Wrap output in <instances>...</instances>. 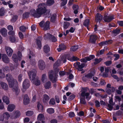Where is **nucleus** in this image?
<instances>
[{
  "label": "nucleus",
  "instance_id": "64",
  "mask_svg": "<svg viewBox=\"0 0 123 123\" xmlns=\"http://www.w3.org/2000/svg\"><path fill=\"white\" fill-rule=\"evenodd\" d=\"M8 34L9 35L13 36L15 35V32L13 31H11L8 32Z\"/></svg>",
  "mask_w": 123,
  "mask_h": 123
},
{
  "label": "nucleus",
  "instance_id": "40",
  "mask_svg": "<svg viewBox=\"0 0 123 123\" xmlns=\"http://www.w3.org/2000/svg\"><path fill=\"white\" fill-rule=\"evenodd\" d=\"M5 12V11L4 7H2L0 9V16H4Z\"/></svg>",
  "mask_w": 123,
  "mask_h": 123
},
{
  "label": "nucleus",
  "instance_id": "28",
  "mask_svg": "<svg viewBox=\"0 0 123 123\" xmlns=\"http://www.w3.org/2000/svg\"><path fill=\"white\" fill-rule=\"evenodd\" d=\"M111 89H107L106 90V92L109 95L111 94V93L113 92L115 90V88L112 87H111Z\"/></svg>",
  "mask_w": 123,
  "mask_h": 123
},
{
  "label": "nucleus",
  "instance_id": "25",
  "mask_svg": "<svg viewBox=\"0 0 123 123\" xmlns=\"http://www.w3.org/2000/svg\"><path fill=\"white\" fill-rule=\"evenodd\" d=\"M57 15L56 14L54 13L53 14L50 18V21L53 23H54L56 21Z\"/></svg>",
  "mask_w": 123,
  "mask_h": 123
},
{
  "label": "nucleus",
  "instance_id": "7",
  "mask_svg": "<svg viewBox=\"0 0 123 123\" xmlns=\"http://www.w3.org/2000/svg\"><path fill=\"white\" fill-rule=\"evenodd\" d=\"M79 62H76L74 64V66L75 68L78 67L77 69L79 71H82L83 70V68L85 65V64L84 63H81V64Z\"/></svg>",
  "mask_w": 123,
  "mask_h": 123
},
{
  "label": "nucleus",
  "instance_id": "34",
  "mask_svg": "<svg viewBox=\"0 0 123 123\" xmlns=\"http://www.w3.org/2000/svg\"><path fill=\"white\" fill-rule=\"evenodd\" d=\"M94 73H90L85 75V77L87 78L91 79L94 76Z\"/></svg>",
  "mask_w": 123,
  "mask_h": 123
},
{
  "label": "nucleus",
  "instance_id": "16",
  "mask_svg": "<svg viewBox=\"0 0 123 123\" xmlns=\"http://www.w3.org/2000/svg\"><path fill=\"white\" fill-rule=\"evenodd\" d=\"M37 120L41 122L42 123H45V117L42 114H39L38 116Z\"/></svg>",
  "mask_w": 123,
  "mask_h": 123
},
{
  "label": "nucleus",
  "instance_id": "53",
  "mask_svg": "<svg viewBox=\"0 0 123 123\" xmlns=\"http://www.w3.org/2000/svg\"><path fill=\"white\" fill-rule=\"evenodd\" d=\"M33 112L32 111H28L26 113V115L28 116H31L33 114Z\"/></svg>",
  "mask_w": 123,
  "mask_h": 123
},
{
  "label": "nucleus",
  "instance_id": "48",
  "mask_svg": "<svg viewBox=\"0 0 123 123\" xmlns=\"http://www.w3.org/2000/svg\"><path fill=\"white\" fill-rule=\"evenodd\" d=\"M18 16L17 15H15L13 16V17L11 20V21L13 23L15 22L18 18Z\"/></svg>",
  "mask_w": 123,
  "mask_h": 123
},
{
  "label": "nucleus",
  "instance_id": "55",
  "mask_svg": "<svg viewBox=\"0 0 123 123\" xmlns=\"http://www.w3.org/2000/svg\"><path fill=\"white\" fill-rule=\"evenodd\" d=\"M30 62L31 65L34 66L36 63V60L34 59H30Z\"/></svg>",
  "mask_w": 123,
  "mask_h": 123
},
{
  "label": "nucleus",
  "instance_id": "58",
  "mask_svg": "<svg viewBox=\"0 0 123 123\" xmlns=\"http://www.w3.org/2000/svg\"><path fill=\"white\" fill-rule=\"evenodd\" d=\"M26 29V27L23 26H21L19 28L20 30L23 32H25V31Z\"/></svg>",
  "mask_w": 123,
  "mask_h": 123
},
{
  "label": "nucleus",
  "instance_id": "19",
  "mask_svg": "<svg viewBox=\"0 0 123 123\" xmlns=\"http://www.w3.org/2000/svg\"><path fill=\"white\" fill-rule=\"evenodd\" d=\"M29 98L28 95L27 94L25 95L23 101L24 104L25 105L28 104L29 103Z\"/></svg>",
  "mask_w": 123,
  "mask_h": 123
},
{
  "label": "nucleus",
  "instance_id": "50",
  "mask_svg": "<svg viewBox=\"0 0 123 123\" xmlns=\"http://www.w3.org/2000/svg\"><path fill=\"white\" fill-rule=\"evenodd\" d=\"M106 41L102 42L98 44L99 45V46H102L104 45H107V41Z\"/></svg>",
  "mask_w": 123,
  "mask_h": 123
},
{
  "label": "nucleus",
  "instance_id": "60",
  "mask_svg": "<svg viewBox=\"0 0 123 123\" xmlns=\"http://www.w3.org/2000/svg\"><path fill=\"white\" fill-rule=\"evenodd\" d=\"M104 63L106 66H108L111 64L112 62L110 60L105 62Z\"/></svg>",
  "mask_w": 123,
  "mask_h": 123
},
{
  "label": "nucleus",
  "instance_id": "32",
  "mask_svg": "<svg viewBox=\"0 0 123 123\" xmlns=\"http://www.w3.org/2000/svg\"><path fill=\"white\" fill-rule=\"evenodd\" d=\"M0 85L2 87L4 90H7L8 89V86L6 83L3 82H1L0 83Z\"/></svg>",
  "mask_w": 123,
  "mask_h": 123
},
{
  "label": "nucleus",
  "instance_id": "62",
  "mask_svg": "<svg viewBox=\"0 0 123 123\" xmlns=\"http://www.w3.org/2000/svg\"><path fill=\"white\" fill-rule=\"evenodd\" d=\"M75 96L74 94H72L69 97L68 99L70 101L72 100L75 98Z\"/></svg>",
  "mask_w": 123,
  "mask_h": 123
},
{
  "label": "nucleus",
  "instance_id": "63",
  "mask_svg": "<svg viewBox=\"0 0 123 123\" xmlns=\"http://www.w3.org/2000/svg\"><path fill=\"white\" fill-rule=\"evenodd\" d=\"M59 66V63L58 62H56L53 65V68H56Z\"/></svg>",
  "mask_w": 123,
  "mask_h": 123
},
{
  "label": "nucleus",
  "instance_id": "61",
  "mask_svg": "<svg viewBox=\"0 0 123 123\" xmlns=\"http://www.w3.org/2000/svg\"><path fill=\"white\" fill-rule=\"evenodd\" d=\"M113 105H111L110 104H108V109L110 111H112L113 109Z\"/></svg>",
  "mask_w": 123,
  "mask_h": 123
},
{
  "label": "nucleus",
  "instance_id": "47",
  "mask_svg": "<svg viewBox=\"0 0 123 123\" xmlns=\"http://www.w3.org/2000/svg\"><path fill=\"white\" fill-rule=\"evenodd\" d=\"M29 12H25L23 14V17L24 18H28L29 17Z\"/></svg>",
  "mask_w": 123,
  "mask_h": 123
},
{
  "label": "nucleus",
  "instance_id": "54",
  "mask_svg": "<svg viewBox=\"0 0 123 123\" xmlns=\"http://www.w3.org/2000/svg\"><path fill=\"white\" fill-rule=\"evenodd\" d=\"M9 39L11 42L12 43H14L16 41V38L15 37L13 36H10V37Z\"/></svg>",
  "mask_w": 123,
  "mask_h": 123
},
{
  "label": "nucleus",
  "instance_id": "27",
  "mask_svg": "<svg viewBox=\"0 0 123 123\" xmlns=\"http://www.w3.org/2000/svg\"><path fill=\"white\" fill-rule=\"evenodd\" d=\"M15 107V105H14L10 104L8 106L7 110L9 111H12L14 110Z\"/></svg>",
  "mask_w": 123,
  "mask_h": 123
},
{
  "label": "nucleus",
  "instance_id": "57",
  "mask_svg": "<svg viewBox=\"0 0 123 123\" xmlns=\"http://www.w3.org/2000/svg\"><path fill=\"white\" fill-rule=\"evenodd\" d=\"M114 56L115 57V58L114 59V60L115 61L118 60L120 57L119 55L118 54H113Z\"/></svg>",
  "mask_w": 123,
  "mask_h": 123
},
{
  "label": "nucleus",
  "instance_id": "44",
  "mask_svg": "<svg viewBox=\"0 0 123 123\" xmlns=\"http://www.w3.org/2000/svg\"><path fill=\"white\" fill-rule=\"evenodd\" d=\"M102 58H99L98 59L96 58L94 59L95 61L93 62V63L94 65H96L102 61Z\"/></svg>",
  "mask_w": 123,
  "mask_h": 123
},
{
  "label": "nucleus",
  "instance_id": "18",
  "mask_svg": "<svg viewBox=\"0 0 123 123\" xmlns=\"http://www.w3.org/2000/svg\"><path fill=\"white\" fill-rule=\"evenodd\" d=\"M37 107L38 111L39 112H42L43 111V106L39 102L37 103Z\"/></svg>",
  "mask_w": 123,
  "mask_h": 123
},
{
  "label": "nucleus",
  "instance_id": "38",
  "mask_svg": "<svg viewBox=\"0 0 123 123\" xmlns=\"http://www.w3.org/2000/svg\"><path fill=\"white\" fill-rule=\"evenodd\" d=\"M51 34L49 33H47L46 34H45L44 36V39L45 40H49Z\"/></svg>",
  "mask_w": 123,
  "mask_h": 123
},
{
  "label": "nucleus",
  "instance_id": "59",
  "mask_svg": "<svg viewBox=\"0 0 123 123\" xmlns=\"http://www.w3.org/2000/svg\"><path fill=\"white\" fill-rule=\"evenodd\" d=\"M123 114L122 112L120 110H118L116 112V116H119Z\"/></svg>",
  "mask_w": 123,
  "mask_h": 123
},
{
  "label": "nucleus",
  "instance_id": "3",
  "mask_svg": "<svg viewBox=\"0 0 123 123\" xmlns=\"http://www.w3.org/2000/svg\"><path fill=\"white\" fill-rule=\"evenodd\" d=\"M22 54L20 51L17 52V55L16 54H14L12 55V59L15 63L18 62V61H20L22 59Z\"/></svg>",
  "mask_w": 123,
  "mask_h": 123
},
{
  "label": "nucleus",
  "instance_id": "20",
  "mask_svg": "<svg viewBox=\"0 0 123 123\" xmlns=\"http://www.w3.org/2000/svg\"><path fill=\"white\" fill-rule=\"evenodd\" d=\"M59 47V48L57 49V50L59 52H60L62 50H65L66 49V47L63 44H60Z\"/></svg>",
  "mask_w": 123,
  "mask_h": 123
},
{
  "label": "nucleus",
  "instance_id": "29",
  "mask_svg": "<svg viewBox=\"0 0 123 123\" xmlns=\"http://www.w3.org/2000/svg\"><path fill=\"white\" fill-rule=\"evenodd\" d=\"M44 86L45 88L46 89H49L51 88V82L50 81L46 82Z\"/></svg>",
  "mask_w": 123,
  "mask_h": 123
},
{
  "label": "nucleus",
  "instance_id": "26",
  "mask_svg": "<svg viewBox=\"0 0 123 123\" xmlns=\"http://www.w3.org/2000/svg\"><path fill=\"white\" fill-rule=\"evenodd\" d=\"M2 100L3 102L5 103L6 105H8L9 103V98L7 96H3L2 97Z\"/></svg>",
  "mask_w": 123,
  "mask_h": 123
},
{
  "label": "nucleus",
  "instance_id": "52",
  "mask_svg": "<svg viewBox=\"0 0 123 123\" xmlns=\"http://www.w3.org/2000/svg\"><path fill=\"white\" fill-rule=\"evenodd\" d=\"M84 98H81L80 99V103L82 104H85L86 103L85 99V97Z\"/></svg>",
  "mask_w": 123,
  "mask_h": 123
},
{
  "label": "nucleus",
  "instance_id": "49",
  "mask_svg": "<svg viewBox=\"0 0 123 123\" xmlns=\"http://www.w3.org/2000/svg\"><path fill=\"white\" fill-rule=\"evenodd\" d=\"M50 105H54L55 104V100L54 98H51L49 102Z\"/></svg>",
  "mask_w": 123,
  "mask_h": 123
},
{
  "label": "nucleus",
  "instance_id": "8",
  "mask_svg": "<svg viewBox=\"0 0 123 123\" xmlns=\"http://www.w3.org/2000/svg\"><path fill=\"white\" fill-rule=\"evenodd\" d=\"M30 86V81L29 80L26 79H25L24 81L23 82L22 86L23 88L22 91L23 92H24L23 91V90L25 89V91Z\"/></svg>",
  "mask_w": 123,
  "mask_h": 123
},
{
  "label": "nucleus",
  "instance_id": "12",
  "mask_svg": "<svg viewBox=\"0 0 123 123\" xmlns=\"http://www.w3.org/2000/svg\"><path fill=\"white\" fill-rule=\"evenodd\" d=\"M97 38V36L96 35H91L90 36L89 41L91 43L94 44L96 43Z\"/></svg>",
  "mask_w": 123,
  "mask_h": 123
},
{
  "label": "nucleus",
  "instance_id": "33",
  "mask_svg": "<svg viewBox=\"0 0 123 123\" xmlns=\"http://www.w3.org/2000/svg\"><path fill=\"white\" fill-rule=\"evenodd\" d=\"M36 45L38 46V48L39 49H41L42 48V43L41 41L38 39L36 40Z\"/></svg>",
  "mask_w": 123,
  "mask_h": 123
},
{
  "label": "nucleus",
  "instance_id": "30",
  "mask_svg": "<svg viewBox=\"0 0 123 123\" xmlns=\"http://www.w3.org/2000/svg\"><path fill=\"white\" fill-rule=\"evenodd\" d=\"M1 34L3 36L6 37L7 35V31L5 28H3L1 29L0 31Z\"/></svg>",
  "mask_w": 123,
  "mask_h": 123
},
{
  "label": "nucleus",
  "instance_id": "56",
  "mask_svg": "<svg viewBox=\"0 0 123 123\" xmlns=\"http://www.w3.org/2000/svg\"><path fill=\"white\" fill-rule=\"evenodd\" d=\"M21 115V113L19 111H16L15 112V117L17 118L19 117Z\"/></svg>",
  "mask_w": 123,
  "mask_h": 123
},
{
  "label": "nucleus",
  "instance_id": "39",
  "mask_svg": "<svg viewBox=\"0 0 123 123\" xmlns=\"http://www.w3.org/2000/svg\"><path fill=\"white\" fill-rule=\"evenodd\" d=\"M3 115L4 116V119L6 120H8L10 117V115L8 112H5Z\"/></svg>",
  "mask_w": 123,
  "mask_h": 123
},
{
  "label": "nucleus",
  "instance_id": "14",
  "mask_svg": "<svg viewBox=\"0 0 123 123\" xmlns=\"http://www.w3.org/2000/svg\"><path fill=\"white\" fill-rule=\"evenodd\" d=\"M69 54H67L66 55V57L67 59L71 62L77 61L78 60H79V59L77 57L74 56H73L72 57H69Z\"/></svg>",
  "mask_w": 123,
  "mask_h": 123
},
{
  "label": "nucleus",
  "instance_id": "11",
  "mask_svg": "<svg viewBox=\"0 0 123 123\" xmlns=\"http://www.w3.org/2000/svg\"><path fill=\"white\" fill-rule=\"evenodd\" d=\"M38 65L40 70H43L45 68V63L42 60H40L38 61Z\"/></svg>",
  "mask_w": 123,
  "mask_h": 123
},
{
  "label": "nucleus",
  "instance_id": "10",
  "mask_svg": "<svg viewBox=\"0 0 123 123\" xmlns=\"http://www.w3.org/2000/svg\"><path fill=\"white\" fill-rule=\"evenodd\" d=\"M114 19L113 15L108 16L106 15L104 16L103 20L106 22L109 23L112 20Z\"/></svg>",
  "mask_w": 123,
  "mask_h": 123
},
{
  "label": "nucleus",
  "instance_id": "4",
  "mask_svg": "<svg viewBox=\"0 0 123 123\" xmlns=\"http://www.w3.org/2000/svg\"><path fill=\"white\" fill-rule=\"evenodd\" d=\"M49 77L50 80L53 83H56L57 78L56 74H54V71L52 70L49 71Z\"/></svg>",
  "mask_w": 123,
  "mask_h": 123
},
{
  "label": "nucleus",
  "instance_id": "46",
  "mask_svg": "<svg viewBox=\"0 0 123 123\" xmlns=\"http://www.w3.org/2000/svg\"><path fill=\"white\" fill-rule=\"evenodd\" d=\"M47 111L49 114L53 113L55 112L54 109L52 108H48L47 110Z\"/></svg>",
  "mask_w": 123,
  "mask_h": 123
},
{
  "label": "nucleus",
  "instance_id": "22",
  "mask_svg": "<svg viewBox=\"0 0 123 123\" xmlns=\"http://www.w3.org/2000/svg\"><path fill=\"white\" fill-rule=\"evenodd\" d=\"M50 48L48 45H45L43 47V51L45 53H47L50 51Z\"/></svg>",
  "mask_w": 123,
  "mask_h": 123
},
{
  "label": "nucleus",
  "instance_id": "41",
  "mask_svg": "<svg viewBox=\"0 0 123 123\" xmlns=\"http://www.w3.org/2000/svg\"><path fill=\"white\" fill-rule=\"evenodd\" d=\"M49 40L52 42H55L57 41V39L55 36L51 35Z\"/></svg>",
  "mask_w": 123,
  "mask_h": 123
},
{
  "label": "nucleus",
  "instance_id": "6",
  "mask_svg": "<svg viewBox=\"0 0 123 123\" xmlns=\"http://www.w3.org/2000/svg\"><path fill=\"white\" fill-rule=\"evenodd\" d=\"M6 80L8 82L9 86L10 88H12L14 86V83L15 82V80L12 78L11 75L8 76V74H7Z\"/></svg>",
  "mask_w": 123,
  "mask_h": 123
},
{
  "label": "nucleus",
  "instance_id": "1",
  "mask_svg": "<svg viewBox=\"0 0 123 123\" xmlns=\"http://www.w3.org/2000/svg\"><path fill=\"white\" fill-rule=\"evenodd\" d=\"M46 6V4L44 3L39 4L38 5L36 11L38 18L46 15L47 10Z\"/></svg>",
  "mask_w": 123,
  "mask_h": 123
},
{
  "label": "nucleus",
  "instance_id": "13",
  "mask_svg": "<svg viewBox=\"0 0 123 123\" xmlns=\"http://www.w3.org/2000/svg\"><path fill=\"white\" fill-rule=\"evenodd\" d=\"M103 19V16L101 15L99 13H97L95 16V22L98 23H99L102 21Z\"/></svg>",
  "mask_w": 123,
  "mask_h": 123
},
{
  "label": "nucleus",
  "instance_id": "31",
  "mask_svg": "<svg viewBox=\"0 0 123 123\" xmlns=\"http://www.w3.org/2000/svg\"><path fill=\"white\" fill-rule=\"evenodd\" d=\"M121 32L120 29H118L117 28L113 30L112 31L113 33L114 34L115 36H116L119 34Z\"/></svg>",
  "mask_w": 123,
  "mask_h": 123
},
{
  "label": "nucleus",
  "instance_id": "15",
  "mask_svg": "<svg viewBox=\"0 0 123 123\" xmlns=\"http://www.w3.org/2000/svg\"><path fill=\"white\" fill-rule=\"evenodd\" d=\"M2 61L6 63H8L10 62V60L7 56L5 54H2Z\"/></svg>",
  "mask_w": 123,
  "mask_h": 123
},
{
  "label": "nucleus",
  "instance_id": "21",
  "mask_svg": "<svg viewBox=\"0 0 123 123\" xmlns=\"http://www.w3.org/2000/svg\"><path fill=\"white\" fill-rule=\"evenodd\" d=\"M30 12L31 14L33 16L36 18H38L36 10V11L35 9H31L30 10Z\"/></svg>",
  "mask_w": 123,
  "mask_h": 123
},
{
  "label": "nucleus",
  "instance_id": "35",
  "mask_svg": "<svg viewBox=\"0 0 123 123\" xmlns=\"http://www.w3.org/2000/svg\"><path fill=\"white\" fill-rule=\"evenodd\" d=\"M49 96L46 94H45L43 95V103H46L49 99Z\"/></svg>",
  "mask_w": 123,
  "mask_h": 123
},
{
  "label": "nucleus",
  "instance_id": "9",
  "mask_svg": "<svg viewBox=\"0 0 123 123\" xmlns=\"http://www.w3.org/2000/svg\"><path fill=\"white\" fill-rule=\"evenodd\" d=\"M88 88L87 87H82L81 89L82 92L81 96L83 97H86V98H87L88 96L89 95L90 93L88 92H86L87 91Z\"/></svg>",
  "mask_w": 123,
  "mask_h": 123
},
{
  "label": "nucleus",
  "instance_id": "37",
  "mask_svg": "<svg viewBox=\"0 0 123 123\" xmlns=\"http://www.w3.org/2000/svg\"><path fill=\"white\" fill-rule=\"evenodd\" d=\"M78 48V45H75L71 47L70 49V50L71 51H75L77 50Z\"/></svg>",
  "mask_w": 123,
  "mask_h": 123
},
{
  "label": "nucleus",
  "instance_id": "43",
  "mask_svg": "<svg viewBox=\"0 0 123 123\" xmlns=\"http://www.w3.org/2000/svg\"><path fill=\"white\" fill-rule=\"evenodd\" d=\"M70 25V23L68 22H65L63 24V28L64 29H67Z\"/></svg>",
  "mask_w": 123,
  "mask_h": 123
},
{
  "label": "nucleus",
  "instance_id": "24",
  "mask_svg": "<svg viewBox=\"0 0 123 123\" xmlns=\"http://www.w3.org/2000/svg\"><path fill=\"white\" fill-rule=\"evenodd\" d=\"M72 8L74 10V13L75 14H77L78 12V10L79 8V6L78 5L74 4L73 5Z\"/></svg>",
  "mask_w": 123,
  "mask_h": 123
},
{
  "label": "nucleus",
  "instance_id": "51",
  "mask_svg": "<svg viewBox=\"0 0 123 123\" xmlns=\"http://www.w3.org/2000/svg\"><path fill=\"white\" fill-rule=\"evenodd\" d=\"M62 1L61 4V6H63L65 5L67 3L68 0H61Z\"/></svg>",
  "mask_w": 123,
  "mask_h": 123
},
{
  "label": "nucleus",
  "instance_id": "23",
  "mask_svg": "<svg viewBox=\"0 0 123 123\" xmlns=\"http://www.w3.org/2000/svg\"><path fill=\"white\" fill-rule=\"evenodd\" d=\"M16 83L17 84L16 85H17V86H14L13 87V92H14L15 94L17 95L19 94V91L18 90L17 82H16Z\"/></svg>",
  "mask_w": 123,
  "mask_h": 123
},
{
  "label": "nucleus",
  "instance_id": "17",
  "mask_svg": "<svg viewBox=\"0 0 123 123\" xmlns=\"http://www.w3.org/2000/svg\"><path fill=\"white\" fill-rule=\"evenodd\" d=\"M5 50L8 55L11 56L13 52V50L10 47H7L5 48Z\"/></svg>",
  "mask_w": 123,
  "mask_h": 123
},
{
  "label": "nucleus",
  "instance_id": "2",
  "mask_svg": "<svg viewBox=\"0 0 123 123\" xmlns=\"http://www.w3.org/2000/svg\"><path fill=\"white\" fill-rule=\"evenodd\" d=\"M36 71L35 69H33L31 71L29 72L28 74L29 78L30 80L33 81V83L36 86H38L40 85V81L39 80L38 78L35 77L36 75Z\"/></svg>",
  "mask_w": 123,
  "mask_h": 123
},
{
  "label": "nucleus",
  "instance_id": "45",
  "mask_svg": "<svg viewBox=\"0 0 123 123\" xmlns=\"http://www.w3.org/2000/svg\"><path fill=\"white\" fill-rule=\"evenodd\" d=\"M55 3V1L54 0H47V3L49 6H51L52 5Z\"/></svg>",
  "mask_w": 123,
  "mask_h": 123
},
{
  "label": "nucleus",
  "instance_id": "36",
  "mask_svg": "<svg viewBox=\"0 0 123 123\" xmlns=\"http://www.w3.org/2000/svg\"><path fill=\"white\" fill-rule=\"evenodd\" d=\"M90 20L89 19H87L85 20L83 23V25L86 27H88V25L89 24Z\"/></svg>",
  "mask_w": 123,
  "mask_h": 123
},
{
  "label": "nucleus",
  "instance_id": "42",
  "mask_svg": "<svg viewBox=\"0 0 123 123\" xmlns=\"http://www.w3.org/2000/svg\"><path fill=\"white\" fill-rule=\"evenodd\" d=\"M90 60L89 59V58L86 56L84 58L81 59L80 61L81 62L86 63L87 62V61H88Z\"/></svg>",
  "mask_w": 123,
  "mask_h": 123
},
{
  "label": "nucleus",
  "instance_id": "5",
  "mask_svg": "<svg viewBox=\"0 0 123 123\" xmlns=\"http://www.w3.org/2000/svg\"><path fill=\"white\" fill-rule=\"evenodd\" d=\"M39 25L41 28H43L44 31H46L50 29V22L47 21L45 22L44 21H42L39 23Z\"/></svg>",
  "mask_w": 123,
  "mask_h": 123
}]
</instances>
